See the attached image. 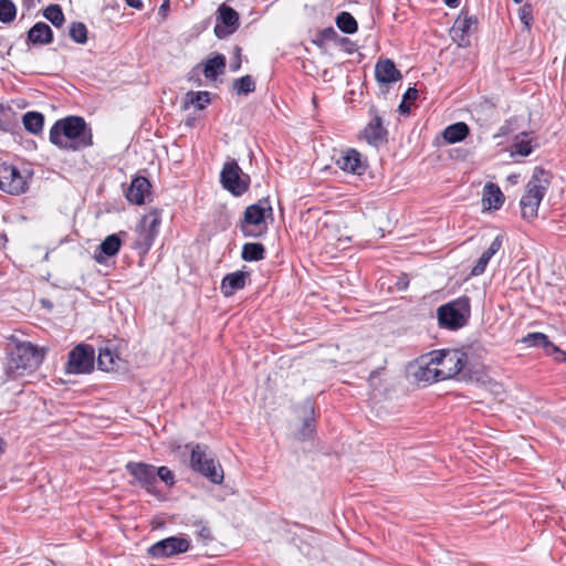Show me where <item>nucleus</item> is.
Returning a JSON list of instances; mask_svg holds the SVG:
<instances>
[{"label": "nucleus", "instance_id": "4be33fe9", "mask_svg": "<svg viewBox=\"0 0 566 566\" xmlns=\"http://www.w3.org/2000/svg\"><path fill=\"white\" fill-rule=\"evenodd\" d=\"M502 247V239L500 235H497L490 247L482 253L475 265L471 270V275L479 276L484 273L488 263L493 258L494 254L499 252V250Z\"/></svg>", "mask_w": 566, "mask_h": 566}, {"label": "nucleus", "instance_id": "37998d69", "mask_svg": "<svg viewBox=\"0 0 566 566\" xmlns=\"http://www.w3.org/2000/svg\"><path fill=\"white\" fill-rule=\"evenodd\" d=\"M321 36L324 41L333 40L336 36V31L332 27L326 28L321 32Z\"/></svg>", "mask_w": 566, "mask_h": 566}, {"label": "nucleus", "instance_id": "2f4dec72", "mask_svg": "<svg viewBox=\"0 0 566 566\" xmlns=\"http://www.w3.org/2000/svg\"><path fill=\"white\" fill-rule=\"evenodd\" d=\"M533 150L532 140L527 138V134L523 133L516 136L512 145V155L528 156Z\"/></svg>", "mask_w": 566, "mask_h": 566}, {"label": "nucleus", "instance_id": "cd10ccee", "mask_svg": "<svg viewBox=\"0 0 566 566\" xmlns=\"http://www.w3.org/2000/svg\"><path fill=\"white\" fill-rule=\"evenodd\" d=\"M119 357L108 348L99 350L97 357V364L101 369L109 371L119 369L120 365Z\"/></svg>", "mask_w": 566, "mask_h": 566}, {"label": "nucleus", "instance_id": "864d4df0", "mask_svg": "<svg viewBox=\"0 0 566 566\" xmlns=\"http://www.w3.org/2000/svg\"><path fill=\"white\" fill-rule=\"evenodd\" d=\"M240 69V62L234 63V65H231L232 71H238Z\"/></svg>", "mask_w": 566, "mask_h": 566}, {"label": "nucleus", "instance_id": "39448f33", "mask_svg": "<svg viewBox=\"0 0 566 566\" xmlns=\"http://www.w3.org/2000/svg\"><path fill=\"white\" fill-rule=\"evenodd\" d=\"M160 224L161 211L159 209H151L148 213L144 214L137 226L136 239L133 244L139 254L145 255L148 253L159 233Z\"/></svg>", "mask_w": 566, "mask_h": 566}, {"label": "nucleus", "instance_id": "20e7f679", "mask_svg": "<svg viewBox=\"0 0 566 566\" xmlns=\"http://www.w3.org/2000/svg\"><path fill=\"white\" fill-rule=\"evenodd\" d=\"M439 325L457 331L467 325L471 316V300L468 296H460L447 304L438 307L437 311Z\"/></svg>", "mask_w": 566, "mask_h": 566}, {"label": "nucleus", "instance_id": "de8ad7c7", "mask_svg": "<svg viewBox=\"0 0 566 566\" xmlns=\"http://www.w3.org/2000/svg\"><path fill=\"white\" fill-rule=\"evenodd\" d=\"M549 352H551L549 356L556 355L555 356L556 361H566V352L562 350L559 347H557V352H552L551 349H549Z\"/></svg>", "mask_w": 566, "mask_h": 566}, {"label": "nucleus", "instance_id": "a878e982", "mask_svg": "<svg viewBox=\"0 0 566 566\" xmlns=\"http://www.w3.org/2000/svg\"><path fill=\"white\" fill-rule=\"evenodd\" d=\"M120 245L122 241L117 234H111L106 237L98 247L99 253L95 254V260L98 263H103L104 259L102 258L101 253L105 254L106 256H114L118 253Z\"/></svg>", "mask_w": 566, "mask_h": 566}, {"label": "nucleus", "instance_id": "f8f14e48", "mask_svg": "<svg viewBox=\"0 0 566 566\" xmlns=\"http://www.w3.org/2000/svg\"><path fill=\"white\" fill-rule=\"evenodd\" d=\"M94 366V349L90 345H77L69 354L65 371L67 374H86Z\"/></svg>", "mask_w": 566, "mask_h": 566}, {"label": "nucleus", "instance_id": "1a4fd4ad", "mask_svg": "<svg viewBox=\"0 0 566 566\" xmlns=\"http://www.w3.org/2000/svg\"><path fill=\"white\" fill-rule=\"evenodd\" d=\"M30 175H23L15 166L0 164V190L18 196L24 193L29 188Z\"/></svg>", "mask_w": 566, "mask_h": 566}, {"label": "nucleus", "instance_id": "c9c22d12", "mask_svg": "<svg viewBox=\"0 0 566 566\" xmlns=\"http://www.w3.org/2000/svg\"><path fill=\"white\" fill-rule=\"evenodd\" d=\"M17 7L11 0H0V21L10 23L15 19Z\"/></svg>", "mask_w": 566, "mask_h": 566}, {"label": "nucleus", "instance_id": "8fccbe9b", "mask_svg": "<svg viewBox=\"0 0 566 566\" xmlns=\"http://www.w3.org/2000/svg\"><path fill=\"white\" fill-rule=\"evenodd\" d=\"M398 108H399V112H400L401 114H406V113H408V112H409V109H410L409 102H408V101H405V99L402 98V102L400 103V105H399V107H398Z\"/></svg>", "mask_w": 566, "mask_h": 566}, {"label": "nucleus", "instance_id": "c03bdc74", "mask_svg": "<svg viewBox=\"0 0 566 566\" xmlns=\"http://www.w3.org/2000/svg\"><path fill=\"white\" fill-rule=\"evenodd\" d=\"M417 96H418V91H417V88H415V87H409V88L406 91V93L403 94V99H405V101L410 102V101L416 99V98H417Z\"/></svg>", "mask_w": 566, "mask_h": 566}, {"label": "nucleus", "instance_id": "7c9ffc66", "mask_svg": "<svg viewBox=\"0 0 566 566\" xmlns=\"http://www.w3.org/2000/svg\"><path fill=\"white\" fill-rule=\"evenodd\" d=\"M337 28L347 34H353L357 31V21L349 12H340L336 18Z\"/></svg>", "mask_w": 566, "mask_h": 566}, {"label": "nucleus", "instance_id": "c756f323", "mask_svg": "<svg viewBox=\"0 0 566 566\" xmlns=\"http://www.w3.org/2000/svg\"><path fill=\"white\" fill-rule=\"evenodd\" d=\"M265 249L261 243H245L242 248V259L244 261H260L264 259Z\"/></svg>", "mask_w": 566, "mask_h": 566}, {"label": "nucleus", "instance_id": "79ce46f5", "mask_svg": "<svg viewBox=\"0 0 566 566\" xmlns=\"http://www.w3.org/2000/svg\"><path fill=\"white\" fill-rule=\"evenodd\" d=\"M315 432V426L313 419H305L303 428L298 432V439L305 440L312 438Z\"/></svg>", "mask_w": 566, "mask_h": 566}, {"label": "nucleus", "instance_id": "6ab92c4d", "mask_svg": "<svg viewBox=\"0 0 566 566\" xmlns=\"http://www.w3.org/2000/svg\"><path fill=\"white\" fill-rule=\"evenodd\" d=\"M336 165L344 171L360 175L365 170L361 156L356 149L344 151L336 160Z\"/></svg>", "mask_w": 566, "mask_h": 566}, {"label": "nucleus", "instance_id": "f704fd0d", "mask_svg": "<svg viewBox=\"0 0 566 566\" xmlns=\"http://www.w3.org/2000/svg\"><path fill=\"white\" fill-rule=\"evenodd\" d=\"M70 38L78 44H84L87 41V28L83 22H73L69 30Z\"/></svg>", "mask_w": 566, "mask_h": 566}, {"label": "nucleus", "instance_id": "e433bc0d", "mask_svg": "<svg viewBox=\"0 0 566 566\" xmlns=\"http://www.w3.org/2000/svg\"><path fill=\"white\" fill-rule=\"evenodd\" d=\"M233 88L238 94H249L254 92L255 82L250 75H244L233 82Z\"/></svg>", "mask_w": 566, "mask_h": 566}, {"label": "nucleus", "instance_id": "a211bd4d", "mask_svg": "<svg viewBox=\"0 0 566 566\" xmlns=\"http://www.w3.org/2000/svg\"><path fill=\"white\" fill-rule=\"evenodd\" d=\"M363 136L368 144L376 147L386 142L387 130L384 128L382 119L377 113L374 114L373 118L365 127Z\"/></svg>", "mask_w": 566, "mask_h": 566}, {"label": "nucleus", "instance_id": "f3484780", "mask_svg": "<svg viewBox=\"0 0 566 566\" xmlns=\"http://www.w3.org/2000/svg\"><path fill=\"white\" fill-rule=\"evenodd\" d=\"M150 188L151 185L146 177H135L126 190V198L132 203L143 205L146 197L150 195Z\"/></svg>", "mask_w": 566, "mask_h": 566}, {"label": "nucleus", "instance_id": "9d476101", "mask_svg": "<svg viewBox=\"0 0 566 566\" xmlns=\"http://www.w3.org/2000/svg\"><path fill=\"white\" fill-rule=\"evenodd\" d=\"M220 179L223 188L234 196L244 193L250 184L249 176L242 172V169L235 160L227 161L224 164L220 174Z\"/></svg>", "mask_w": 566, "mask_h": 566}, {"label": "nucleus", "instance_id": "6e6d98bb", "mask_svg": "<svg viewBox=\"0 0 566 566\" xmlns=\"http://www.w3.org/2000/svg\"><path fill=\"white\" fill-rule=\"evenodd\" d=\"M515 176H510L509 179L514 180Z\"/></svg>", "mask_w": 566, "mask_h": 566}, {"label": "nucleus", "instance_id": "f257e3e1", "mask_svg": "<svg viewBox=\"0 0 566 566\" xmlns=\"http://www.w3.org/2000/svg\"><path fill=\"white\" fill-rule=\"evenodd\" d=\"M50 142L61 149L80 150L92 145V132L80 116L56 120L50 129Z\"/></svg>", "mask_w": 566, "mask_h": 566}, {"label": "nucleus", "instance_id": "9b49d317", "mask_svg": "<svg viewBox=\"0 0 566 566\" xmlns=\"http://www.w3.org/2000/svg\"><path fill=\"white\" fill-rule=\"evenodd\" d=\"M190 541L181 536H170L153 544L148 549V555L154 558H169L190 548Z\"/></svg>", "mask_w": 566, "mask_h": 566}, {"label": "nucleus", "instance_id": "4468645a", "mask_svg": "<svg viewBox=\"0 0 566 566\" xmlns=\"http://www.w3.org/2000/svg\"><path fill=\"white\" fill-rule=\"evenodd\" d=\"M412 377L418 385L427 386L432 382L441 381L437 371V366L430 355L422 356L415 366H412Z\"/></svg>", "mask_w": 566, "mask_h": 566}, {"label": "nucleus", "instance_id": "ea45409f", "mask_svg": "<svg viewBox=\"0 0 566 566\" xmlns=\"http://www.w3.org/2000/svg\"><path fill=\"white\" fill-rule=\"evenodd\" d=\"M472 23V19L457 20L452 28L454 36H458L460 33V38L463 39L464 35L469 33Z\"/></svg>", "mask_w": 566, "mask_h": 566}, {"label": "nucleus", "instance_id": "ddd939ff", "mask_svg": "<svg viewBox=\"0 0 566 566\" xmlns=\"http://www.w3.org/2000/svg\"><path fill=\"white\" fill-rule=\"evenodd\" d=\"M126 471L133 476L132 485H139L148 493H154L157 483L156 468L144 462L130 461L125 465Z\"/></svg>", "mask_w": 566, "mask_h": 566}, {"label": "nucleus", "instance_id": "dca6fc26", "mask_svg": "<svg viewBox=\"0 0 566 566\" xmlns=\"http://www.w3.org/2000/svg\"><path fill=\"white\" fill-rule=\"evenodd\" d=\"M219 19L223 27L217 24L214 28V33L218 38H223L233 33L239 25V14L238 12L228 7L226 4H221L219 7Z\"/></svg>", "mask_w": 566, "mask_h": 566}, {"label": "nucleus", "instance_id": "a18cd8bd", "mask_svg": "<svg viewBox=\"0 0 566 566\" xmlns=\"http://www.w3.org/2000/svg\"><path fill=\"white\" fill-rule=\"evenodd\" d=\"M198 536L203 541L210 539L211 533H210L209 527H207L206 525H201L200 530L198 531Z\"/></svg>", "mask_w": 566, "mask_h": 566}, {"label": "nucleus", "instance_id": "5fc2aeb1", "mask_svg": "<svg viewBox=\"0 0 566 566\" xmlns=\"http://www.w3.org/2000/svg\"><path fill=\"white\" fill-rule=\"evenodd\" d=\"M515 3H521L523 0H513Z\"/></svg>", "mask_w": 566, "mask_h": 566}, {"label": "nucleus", "instance_id": "5701e85b", "mask_svg": "<svg viewBox=\"0 0 566 566\" xmlns=\"http://www.w3.org/2000/svg\"><path fill=\"white\" fill-rule=\"evenodd\" d=\"M504 202V196L501 189L489 182L485 185L483 190L482 203L485 209H500Z\"/></svg>", "mask_w": 566, "mask_h": 566}, {"label": "nucleus", "instance_id": "423d86ee", "mask_svg": "<svg viewBox=\"0 0 566 566\" xmlns=\"http://www.w3.org/2000/svg\"><path fill=\"white\" fill-rule=\"evenodd\" d=\"M190 467L212 483L220 484L223 481V470L214 458L208 452L207 446L195 444L191 448Z\"/></svg>", "mask_w": 566, "mask_h": 566}, {"label": "nucleus", "instance_id": "473e14b6", "mask_svg": "<svg viewBox=\"0 0 566 566\" xmlns=\"http://www.w3.org/2000/svg\"><path fill=\"white\" fill-rule=\"evenodd\" d=\"M43 15L56 28L62 27L65 21L62 8L59 4L48 6L43 10Z\"/></svg>", "mask_w": 566, "mask_h": 566}, {"label": "nucleus", "instance_id": "f03ea898", "mask_svg": "<svg viewBox=\"0 0 566 566\" xmlns=\"http://www.w3.org/2000/svg\"><path fill=\"white\" fill-rule=\"evenodd\" d=\"M43 358V353L31 343H17L8 350L4 371L9 378H18L25 373L36 369Z\"/></svg>", "mask_w": 566, "mask_h": 566}, {"label": "nucleus", "instance_id": "4c0bfd02", "mask_svg": "<svg viewBox=\"0 0 566 566\" xmlns=\"http://www.w3.org/2000/svg\"><path fill=\"white\" fill-rule=\"evenodd\" d=\"M518 18L524 27L530 30L533 23V9L528 3L523 4L518 9Z\"/></svg>", "mask_w": 566, "mask_h": 566}, {"label": "nucleus", "instance_id": "b1692460", "mask_svg": "<svg viewBox=\"0 0 566 566\" xmlns=\"http://www.w3.org/2000/svg\"><path fill=\"white\" fill-rule=\"evenodd\" d=\"M469 133V126L464 122H458L447 126L442 132V137L448 144H455L464 140Z\"/></svg>", "mask_w": 566, "mask_h": 566}, {"label": "nucleus", "instance_id": "bb28decb", "mask_svg": "<svg viewBox=\"0 0 566 566\" xmlns=\"http://www.w3.org/2000/svg\"><path fill=\"white\" fill-rule=\"evenodd\" d=\"M226 69V57L222 54L208 59L203 67V74L208 80H216Z\"/></svg>", "mask_w": 566, "mask_h": 566}, {"label": "nucleus", "instance_id": "a19ab883", "mask_svg": "<svg viewBox=\"0 0 566 566\" xmlns=\"http://www.w3.org/2000/svg\"><path fill=\"white\" fill-rule=\"evenodd\" d=\"M157 476L169 486L174 485L175 483V475L172 471L167 467H159L156 470V478Z\"/></svg>", "mask_w": 566, "mask_h": 566}, {"label": "nucleus", "instance_id": "0eeeda50", "mask_svg": "<svg viewBox=\"0 0 566 566\" xmlns=\"http://www.w3.org/2000/svg\"><path fill=\"white\" fill-rule=\"evenodd\" d=\"M440 379L446 380L458 375L465 366L468 356L460 349H441L430 353Z\"/></svg>", "mask_w": 566, "mask_h": 566}, {"label": "nucleus", "instance_id": "603ef678", "mask_svg": "<svg viewBox=\"0 0 566 566\" xmlns=\"http://www.w3.org/2000/svg\"><path fill=\"white\" fill-rule=\"evenodd\" d=\"M6 449V441L0 438V455L4 452Z\"/></svg>", "mask_w": 566, "mask_h": 566}, {"label": "nucleus", "instance_id": "3c124183", "mask_svg": "<svg viewBox=\"0 0 566 566\" xmlns=\"http://www.w3.org/2000/svg\"><path fill=\"white\" fill-rule=\"evenodd\" d=\"M443 1L450 8H457L460 2V0H443Z\"/></svg>", "mask_w": 566, "mask_h": 566}, {"label": "nucleus", "instance_id": "58836bf2", "mask_svg": "<svg viewBox=\"0 0 566 566\" xmlns=\"http://www.w3.org/2000/svg\"><path fill=\"white\" fill-rule=\"evenodd\" d=\"M12 109L9 106L0 104V130L7 132L11 127Z\"/></svg>", "mask_w": 566, "mask_h": 566}, {"label": "nucleus", "instance_id": "aec40b11", "mask_svg": "<svg viewBox=\"0 0 566 566\" xmlns=\"http://www.w3.org/2000/svg\"><path fill=\"white\" fill-rule=\"evenodd\" d=\"M28 44L45 45L53 42V31L44 22H36L29 31L27 36Z\"/></svg>", "mask_w": 566, "mask_h": 566}, {"label": "nucleus", "instance_id": "09e8293b", "mask_svg": "<svg viewBox=\"0 0 566 566\" xmlns=\"http://www.w3.org/2000/svg\"><path fill=\"white\" fill-rule=\"evenodd\" d=\"M127 6L134 9L140 10L143 8V1L142 0H125Z\"/></svg>", "mask_w": 566, "mask_h": 566}, {"label": "nucleus", "instance_id": "7ed1b4c3", "mask_svg": "<svg viewBox=\"0 0 566 566\" xmlns=\"http://www.w3.org/2000/svg\"><path fill=\"white\" fill-rule=\"evenodd\" d=\"M552 175L542 167H535L526 185V191L521 198L522 217L533 220L537 217L538 207L551 185Z\"/></svg>", "mask_w": 566, "mask_h": 566}, {"label": "nucleus", "instance_id": "6e6552de", "mask_svg": "<svg viewBox=\"0 0 566 566\" xmlns=\"http://www.w3.org/2000/svg\"><path fill=\"white\" fill-rule=\"evenodd\" d=\"M266 214L272 216V208L259 202L247 207L240 229L244 237L258 238L268 230Z\"/></svg>", "mask_w": 566, "mask_h": 566}, {"label": "nucleus", "instance_id": "393cba45", "mask_svg": "<svg viewBox=\"0 0 566 566\" xmlns=\"http://www.w3.org/2000/svg\"><path fill=\"white\" fill-rule=\"evenodd\" d=\"M521 342L528 347H542L547 355H551L549 349L552 352H557V346L551 343L547 335L544 333H528L521 339Z\"/></svg>", "mask_w": 566, "mask_h": 566}, {"label": "nucleus", "instance_id": "2eb2a0df", "mask_svg": "<svg viewBox=\"0 0 566 566\" xmlns=\"http://www.w3.org/2000/svg\"><path fill=\"white\" fill-rule=\"evenodd\" d=\"M375 77L380 86H388L401 80L402 74L390 59H379L375 65Z\"/></svg>", "mask_w": 566, "mask_h": 566}, {"label": "nucleus", "instance_id": "49530a36", "mask_svg": "<svg viewBox=\"0 0 566 566\" xmlns=\"http://www.w3.org/2000/svg\"><path fill=\"white\" fill-rule=\"evenodd\" d=\"M169 11V0H165L159 7L158 13L161 15L163 20H165L168 15Z\"/></svg>", "mask_w": 566, "mask_h": 566}, {"label": "nucleus", "instance_id": "c85d7f7f", "mask_svg": "<svg viewBox=\"0 0 566 566\" xmlns=\"http://www.w3.org/2000/svg\"><path fill=\"white\" fill-rule=\"evenodd\" d=\"M24 128L31 134H39L43 129L44 116L39 112H27L22 116Z\"/></svg>", "mask_w": 566, "mask_h": 566}, {"label": "nucleus", "instance_id": "72a5a7b5", "mask_svg": "<svg viewBox=\"0 0 566 566\" xmlns=\"http://www.w3.org/2000/svg\"><path fill=\"white\" fill-rule=\"evenodd\" d=\"M210 103L208 92H189L186 94V104L195 106L197 109H203Z\"/></svg>", "mask_w": 566, "mask_h": 566}, {"label": "nucleus", "instance_id": "412c9836", "mask_svg": "<svg viewBox=\"0 0 566 566\" xmlns=\"http://www.w3.org/2000/svg\"><path fill=\"white\" fill-rule=\"evenodd\" d=\"M248 273L237 271L227 274L220 285L221 293L226 296H232L237 291L244 289Z\"/></svg>", "mask_w": 566, "mask_h": 566}]
</instances>
